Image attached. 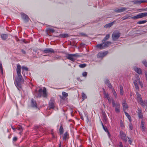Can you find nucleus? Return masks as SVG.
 <instances>
[{
    "label": "nucleus",
    "instance_id": "4d7b16f0",
    "mask_svg": "<svg viewBox=\"0 0 147 147\" xmlns=\"http://www.w3.org/2000/svg\"><path fill=\"white\" fill-rule=\"evenodd\" d=\"M145 75L146 78H147V71H145Z\"/></svg>",
    "mask_w": 147,
    "mask_h": 147
},
{
    "label": "nucleus",
    "instance_id": "4c0bfd02",
    "mask_svg": "<svg viewBox=\"0 0 147 147\" xmlns=\"http://www.w3.org/2000/svg\"><path fill=\"white\" fill-rule=\"evenodd\" d=\"M86 65L84 63L80 65H79V67L80 68H82L85 67L86 66Z\"/></svg>",
    "mask_w": 147,
    "mask_h": 147
},
{
    "label": "nucleus",
    "instance_id": "9d476101",
    "mask_svg": "<svg viewBox=\"0 0 147 147\" xmlns=\"http://www.w3.org/2000/svg\"><path fill=\"white\" fill-rule=\"evenodd\" d=\"M120 136L121 139L125 142H127V138L126 134L122 131H120Z\"/></svg>",
    "mask_w": 147,
    "mask_h": 147
},
{
    "label": "nucleus",
    "instance_id": "864d4df0",
    "mask_svg": "<svg viewBox=\"0 0 147 147\" xmlns=\"http://www.w3.org/2000/svg\"><path fill=\"white\" fill-rule=\"evenodd\" d=\"M11 128H12V129L14 131H16V128H14L13 126H11Z\"/></svg>",
    "mask_w": 147,
    "mask_h": 147
},
{
    "label": "nucleus",
    "instance_id": "7ed1b4c3",
    "mask_svg": "<svg viewBox=\"0 0 147 147\" xmlns=\"http://www.w3.org/2000/svg\"><path fill=\"white\" fill-rule=\"evenodd\" d=\"M67 55L66 56L67 58L73 62L75 61L76 58L81 56V55L78 53L74 54L67 53Z\"/></svg>",
    "mask_w": 147,
    "mask_h": 147
},
{
    "label": "nucleus",
    "instance_id": "72a5a7b5",
    "mask_svg": "<svg viewBox=\"0 0 147 147\" xmlns=\"http://www.w3.org/2000/svg\"><path fill=\"white\" fill-rule=\"evenodd\" d=\"M47 31L48 32L53 33L55 32V30L53 29L48 28L47 29Z\"/></svg>",
    "mask_w": 147,
    "mask_h": 147
},
{
    "label": "nucleus",
    "instance_id": "39448f33",
    "mask_svg": "<svg viewBox=\"0 0 147 147\" xmlns=\"http://www.w3.org/2000/svg\"><path fill=\"white\" fill-rule=\"evenodd\" d=\"M134 83L136 89L137 90H138L139 89L138 84V83L140 85L141 87L142 88L143 87L142 83L140 81L139 77L138 76H136V80H134Z\"/></svg>",
    "mask_w": 147,
    "mask_h": 147
},
{
    "label": "nucleus",
    "instance_id": "5701e85b",
    "mask_svg": "<svg viewBox=\"0 0 147 147\" xmlns=\"http://www.w3.org/2000/svg\"><path fill=\"white\" fill-rule=\"evenodd\" d=\"M142 110L138 108V115L139 118H142L143 117Z\"/></svg>",
    "mask_w": 147,
    "mask_h": 147
},
{
    "label": "nucleus",
    "instance_id": "e433bc0d",
    "mask_svg": "<svg viewBox=\"0 0 147 147\" xmlns=\"http://www.w3.org/2000/svg\"><path fill=\"white\" fill-rule=\"evenodd\" d=\"M62 95H63V97H64L65 98H66L68 96V94L64 92H62Z\"/></svg>",
    "mask_w": 147,
    "mask_h": 147
},
{
    "label": "nucleus",
    "instance_id": "2f4dec72",
    "mask_svg": "<svg viewBox=\"0 0 147 147\" xmlns=\"http://www.w3.org/2000/svg\"><path fill=\"white\" fill-rule=\"evenodd\" d=\"M87 98V96L86 94L84 92L82 93V99L83 100Z\"/></svg>",
    "mask_w": 147,
    "mask_h": 147
},
{
    "label": "nucleus",
    "instance_id": "ddd939ff",
    "mask_svg": "<svg viewBox=\"0 0 147 147\" xmlns=\"http://www.w3.org/2000/svg\"><path fill=\"white\" fill-rule=\"evenodd\" d=\"M108 53L107 51L105 52H100L97 55V57L99 58H102L105 56Z\"/></svg>",
    "mask_w": 147,
    "mask_h": 147
},
{
    "label": "nucleus",
    "instance_id": "f3484780",
    "mask_svg": "<svg viewBox=\"0 0 147 147\" xmlns=\"http://www.w3.org/2000/svg\"><path fill=\"white\" fill-rule=\"evenodd\" d=\"M133 69L138 74L141 75L142 74V70L140 68L136 66H134L133 67Z\"/></svg>",
    "mask_w": 147,
    "mask_h": 147
},
{
    "label": "nucleus",
    "instance_id": "c756f323",
    "mask_svg": "<svg viewBox=\"0 0 147 147\" xmlns=\"http://www.w3.org/2000/svg\"><path fill=\"white\" fill-rule=\"evenodd\" d=\"M68 136V133L67 132H65L64 134L63 139V140H66L67 137Z\"/></svg>",
    "mask_w": 147,
    "mask_h": 147
},
{
    "label": "nucleus",
    "instance_id": "dca6fc26",
    "mask_svg": "<svg viewBox=\"0 0 147 147\" xmlns=\"http://www.w3.org/2000/svg\"><path fill=\"white\" fill-rule=\"evenodd\" d=\"M122 105L123 107V109L124 112L128 108V106L126 103V101L125 100H124L122 102Z\"/></svg>",
    "mask_w": 147,
    "mask_h": 147
},
{
    "label": "nucleus",
    "instance_id": "774afa93",
    "mask_svg": "<svg viewBox=\"0 0 147 147\" xmlns=\"http://www.w3.org/2000/svg\"><path fill=\"white\" fill-rule=\"evenodd\" d=\"M103 106L105 108V104H103Z\"/></svg>",
    "mask_w": 147,
    "mask_h": 147
},
{
    "label": "nucleus",
    "instance_id": "473e14b6",
    "mask_svg": "<svg viewBox=\"0 0 147 147\" xmlns=\"http://www.w3.org/2000/svg\"><path fill=\"white\" fill-rule=\"evenodd\" d=\"M110 37V35L109 34H107L106 35V36L104 38L103 40H102V41H105L106 40H108L109 39Z\"/></svg>",
    "mask_w": 147,
    "mask_h": 147
},
{
    "label": "nucleus",
    "instance_id": "cd10ccee",
    "mask_svg": "<svg viewBox=\"0 0 147 147\" xmlns=\"http://www.w3.org/2000/svg\"><path fill=\"white\" fill-rule=\"evenodd\" d=\"M103 94L104 95V98L107 99L108 98H110V97L109 96V94L107 93H106L105 91L103 92Z\"/></svg>",
    "mask_w": 147,
    "mask_h": 147
},
{
    "label": "nucleus",
    "instance_id": "c85d7f7f",
    "mask_svg": "<svg viewBox=\"0 0 147 147\" xmlns=\"http://www.w3.org/2000/svg\"><path fill=\"white\" fill-rule=\"evenodd\" d=\"M63 128L62 126V125H61L59 129V132L60 133V134H62L63 133Z\"/></svg>",
    "mask_w": 147,
    "mask_h": 147
},
{
    "label": "nucleus",
    "instance_id": "3c124183",
    "mask_svg": "<svg viewBox=\"0 0 147 147\" xmlns=\"http://www.w3.org/2000/svg\"><path fill=\"white\" fill-rule=\"evenodd\" d=\"M17 140V137H16L13 138V141H14V142L16 141Z\"/></svg>",
    "mask_w": 147,
    "mask_h": 147
},
{
    "label": "nucleus",
    "instance_id": "412c9836",
    "mask_svg": "<svg viewBox=\"0 0 147 147\" xmlns=\"http://www.w3.org/2000/svg\"><path fill=\"white\" fill-rule=\"evenodd\" d=\"M16 130H18L19 131V134L20 135H21L22 132L23 130V128L20 125H19L17 127H16Z\"/></svg>",
    "mask_w": 147,
    "mask_h": 147
},
{
    "label": "nucleus",
    "instance_id": "2eb2a0df",
    "mask_svg": "<svg viewBox=\"0 0 147 147\" xmlns=\"http://www.w3.org/2000/svg\"><path fill=\"white\" fill-rule=\"evenodd\" d=\"M45 53H55V52L54 50L51 48H47L45 49L43 51Z\"/></svg>",
    "mask_w": 147,
    "mask_h": 147
},
{
    "label": "nucleus",
    "instance_id": "79ce46f5",
    "mask_svg": "<svg viewBox=\"0 0 147 147\" xmlns=\"http://www.w3.org/2000/svg\"><path fill=\"white\" fill-rule=\"evenodd\" d=\"M129 127L131 130H132L133 128V126L132 124L131 123H129Z\"/></svg>",
    "mask_w": 147,
    "mask_h": 147
},
{
    "label": "nucleus",
    "instance_id": "13d9d810",
    "mask_svg": "<svg viewBox=\"0 0 147 147\" xmlns=\"http://www.w3.org/2000/svg\"><path fill=\"white\" fill-rule=\"evenodd\" d=\"M100 121L101 123V125H102V127L103 128V127H105V126L103 125V124L102 123V122L101 121V120H100Z\"/></svg>",
    "mask_w": 147,
    "mask_h": 147
},
{
    "label": "nucleus",
    "instance_id": "bf43d9fd",
    "mask_svg": "<svg viewBox=\"0 0 147 147\" xmlns=\"http://www.w3.org/2000/svg\"><path fill=\"white\" fill-rule=\"evenodd\" d=\"M100 121L101 123V125H102V127L103 128V127H105V126L103 125V124L102 123V122L101 121V120H100Z\"/></svg>",
    "mask_w": 147,
    "mask_h": 147
},
{
    "label": "nucleus",
    "instance_id": "a19ab883",
    "mask_svg": "<svg viewBox=\"0 0 147 147\" xmlns=\"http://www.w3.org/2000/svg\"><path fill=\"white\" fill-rule=\"evenodd\" d=\"M87 73L86 72H84L83 73L82 75V76L84 77H86L87 76Z\"/></svg>",
    "mask_w": 147,
    "mask_h": 147
},
{
    "label": "nucleus",
    "instance_id": "a211bd4d",
    "mask_svg": "<svg viewBox=\"0 0 147 147\" xmlns=\"http://www.w3.org/2000/svg\"><path fill=\"white\" fill-rule=\"evenodd\" d=\"M132 2L135 4H140L141 3L147 2V1L145 0H134L132 1Z\"/></svg>",
    "mask_w": 147,
    "mask_h": 147
},
{
    "label": "nucleus",
    "instance_id": "f03ea898",
    "mask_svg": "<svg viewBox=\"0 0 147 147\" xmlns=\"http://www.w3.org/2000/svg\"><path fill=\"white\" fill-rule=\"evenodd\" d=\"M137 95V100L138 102L143 107H144L145 106H146V108H147V100H145L143 101L142 100L141 95L138 92H136Z\"/></svg>",
    "mask_w": 147,
    "mask_h": 147
},
{
    "label": "nucleus",
    "instance_id": "20e7f679",
    "mask_svg": "<svg viewBox=\"0 0 147 147\" xmlns=\"http://www.w3.org/2000/svg\"><path fill=\"white\" fill-rule=\"evenodd\" d=\"M112 106L115 108V111L116 113H118L120 112V104L119 102H115V100L112 99Z\"/></svg>",
    "mask_w": 147,
    "mask_h": 147
},
{
    "label": "nucleus",
    "instance_id": "6ab92c4d",
    "mask_svg": "<svg viewBox=\"0 0 147 147\" xmlns=\"http://www.w3.org/2000/svg\"><path fill=\"white\" fill-rule=\"evenodd\" d=\"M0 35L2 39L3 40H5L8 37V35L7 34H2Z\"/></svg>",
    "mask_w": 147,
    "mask_h": 147
},
{
    "label": "nucleus",
    "instance_id": "4468645a",
    "mask_svg": "<svg viewBox=\"0 0 147 147\" xmlns=\"http://www.w3.org/2000/svg\"><path fill=\"white\" fill-rule=\"evenodd\" d=\"M21 16L22 19L25 22H27L28 21L29 18L27 15L23 13H21Z\"/></svg>",
    "mask_w": 147,
    "mask_h": 147
},
{
    "label": "nucleus",
    "instance_id": "1a4fd4ad",
    "mask_svg": "<svg viewBox=\"0 0 147 147\" xmlns=\"http://www.w3.org/2000/svg\"><path fill=\"white\" fill-rule=\"evenodd\" d=\"M49 109H53L55 107V100L54 98H51L49 102Z\"/></svg>",
    "mask_w": 147,
    "mask_h": 147
},
{
    "label": "nucleus",
    "instance_id": "b1692460",
    "mask_svg": "<svg viewBox=\"0 0 147 147\" xmlns=\"http://www.w3.org/2000/svg\"><path fill=\"white\" fill-rule=\"evenodd\" d=\"M114 22H112L111 23L107 24L104 27L106 28H110L114 24Z\"/></svg>",
    "mask_w": 147,
    "mask_h": 147
},
{
    "label": "nucleus",
    "instance_id": "9b49d317",
    "mask_svg": "<svg viewBox=\"0 0 147 147\" xmlns=\"http://www.w3.org/2000/svg\"><path fill=\"white\" fill-rule=\"evenodd\" d=\"M120 36V33L119 32H114L113 33L112 38L113 40H115L118 39Z\"/></svg>",
    "mask_w": 147,
    "mask_h": 147
},
{
    "label": "nucleus",
    "instance_id": "052dcab7",
    "mask_svg": "<svg viewBox=\"0 0 147 147\" xmlns=\"http://www.w3.org/2000/svg\"><path fill=\"white\" fill-rule=\"evenodd\" d=\"M100 121L101 123V125H102V127L103 128V127H105V126L103 125V124L102 123V122L101 121V120H100Z\"/></svg>",
    "mask_w": 147,
    "mask_h": 147
},
{
    "label": "nucleus",
    "instance_id": "6e6552de",
    "mask_svg": "<svg viewBox=\"0 0 147 147\" xmlns=\"http://www.w3.org/2000/svg\"><path fill=\"white\" fill-rule=\"evenodd\" d=\"M147 16V12L139 13L137 15L132 17L131 18L133 20H136Z\"/></svg>",
    "mask_w": 147,
    "mask_h": 147
},
{
    "label": "nucleus",
    "instance_id": "aec40b11",
    "mask_svg": "<svg viewBox=\"0 0 147 147\" xmlns=\"http://www.w3.org/2000/svg\"><path fill=\"white\" fill-rule=\"evenodd\" d=\"M145 123V121L144 120H142L141 121V124L140 125V128L142 131L143 132L145 131V127H144V124Z\"/></svg>",
    "mask_w": 147,
    "mask_h": 147
},
{
    "label": "nucleus",
    "instance_id": "f704fd0d",
    "mask_svg": "<svg viewBox=\"0 0 147 147\" xmlns=\"http://www.w3.org/2000/svg\"><path fill=\"white\" fill-rule=\"evenodd\" d=\"M146 20H141L138 22L137 24H143L146 23Z\"/></svg>",
    "mask_w": 147,
    "mask_h": 147
},
{
    "label": "nucleus",
    "instance_id": "de8ad7c7",
    "mask_svg": "<svg viewBox=\"0 0 147 147\" xmlns=\"http://www.w3.org/2000/svg\"><path fill=\"white\" fill-rule=\"evenodd\" d=\"M120 126L121 127H124V125L123 123V122L121 120L120 122Z\"/></svg>",
    "mask_w": 147,
    "mask_h": 147
},
{
    "label": "nucleus",
    "instance_id": "5fc2aeb1",
    "mask_svg": "<svg viewBox=\"0 0 147 147\" xmlns=\"http://www.w3.org/2000/svg\"><path fill=\"white\" fill-rule=\"evenodd\" d=\"M21 51H22V53L23 54H25V53H26V52L24 50H23V49H22V50H21Z\"/></svg>",
    "mask_w": 147,
    "mask_h": 147
},
{
    "label": "nucleus",
    "instance_id": "603ef678",
    "mask_svg": "<svg viewBox=\"0 0 147 147\" xmlns=\"http://www.w3.org/2000/svg\"><path fill=\"white\" fill-rule=\"evenodd\" d=\"M119 147H123V145L122 143L121 142H119Z\"/></svg>",
    "mask_w": 147,
    "mask_h": 147
},
{
    "label": "nucleus",
    "instance_id": "6e6d98bb",
    "mask_svg": "<svg viewBox=\"0 0 147 147\" xmlns=\"http://www.w3.org/2000/svg\"><path fill=\"white\" fill-rule=\"evenodd\" d=\"M102 113L104 115V118L105 119L106 118V117L105 116V112H102Z\"/></svg>",
    "mask_w": 147,
    "mask_h": 147
},
{
    "label": "nucleus",
    "instance_id": "423d86ee",
    "mask_svg": "<svg viewBox=\"0 0 147 147\" xmlns=\"http://www.w3.org/2000/svg\"><path fill=\"white\" fill-rule=\"evenodd\" d=\"M111 42L110 41L104 42L101 44L97 45L96 47L97 48H99L100 49H103L111 45Z\"/></svg>",
    "mask_w": 147,
    "mask_h": 147
},
{
    "label": "nucleus",
    "instance_id": "f8f14e48",
    "mask_svg": "<svg viewBox=\"0 0 147 147\" xmlns=\"http://www.w3.org/2000/svg\"><path fill=\"white\" fill-rule=\"evenodd\" d=\"M128 9V7H122L115 9L114 11L117 13H121L127 10Z\"/></svg>",
    "mask_w": 147,
    "mask_h": 147
},
{
    "label": "nucleus",
    "instance_id": "e2e57ef3",
    "mask_svg": "<svg viewBox=\"0 0 147 147\" xmlns=\"http://www.w3.org/2000/svg\"><path fill=\"white\" fill-rule=\"evenodd\" d=\"M81 118L82 120H83L84 118L82 116H81Z\"/></svg>",
    "mask_w": 147,
    "mask_h": 147
},
{
    "label": "nucleus",
    "instance_id": "393cba45",
    "mask_svg": "<svg viewBox=\"0 0 147 147\" xmlns=\"http://www.w3.org/2000/svg\"><path fill=\"white\" fill-rule=\"evenodd\" d=\"M125 115L126 116V117H127V118H128V119L129 120V121L131 122V118L130 116L129 115L128 113L126 112V111H125L124 112Z\"/></svg>",
    "mask_w": 147,
    "mask_h": 147
},
{
    "label": "nucleus",
    "instance_id": "37998d69",
    "mask_svg": "<svg viewBox=\"0 0 147 147\" xmlns=\"http://www.w3.org/2000/svg\"><path fill=\"white\" fill-rule=\"evenodd\" d=\"M107 85L108 86V87L109 88H112H112H113L110 82L108 83V84H107Z\"/></svg>",
    "mask_w": 147,
    "mask_h": 147
},
{
    "label": "nucleus",
    "instance_id": "c9c22d12",
    "mask_svg": "<svg viewBox=\"0 0 147 147\" xmlns=\"http://www.w3.org/2000/svg\"><path fill=\"white\" fill-rule=\"evenodd\" d=\"M22 69V74H23V71L24 70H25L26 71H28V68L27 67L25 66H22L21 67Z\"/></svg>",
    "mask_w": 147,
    "mask_h": 147
},
{
    "label": "nucleus",
    "instance_id": "58836bf2",
    "mask_svg": "<svg viewBox=\"0 0 147 147\" xmlns=\"http://www.w3.org/2000/svg\"><path fill=\"white\" fill-rule=\"evenodd\" d=\"M143 64L146 67H147V62L145 60H144L142 61Z\"/></svg>",
    "mask_w": 147,
    "mask_h": 147
},
{
    "label": "nucleus",
    "instance_id": "0e129e2a",
    "mask_svg": "<svg viewBox=\"0 0 147 147\" xmlns=\"http://www.w3.org/2000/svg\"><path fill=\"white\" fill-rule=\"evenodd\" d=\"M61 142L60 143V144L59 147H61Z\"/></svg>",
    "mask_w": 147,
    "mask_h": 147
},
{
    "label": "nucleus",
    "instance_id": "09e8293b",
    "mask_svg": "<svg viewBox=\"0 0 147 147\" xmlns=\"http://www.w3.org/2000/svg\"><path fill=\"white\" fill-rule=\"evenodd\" d=\"M107 99L109 103H110L111 102L112 103V99H111L110 97L108 98Z\"/></svg>",
    "mask_w": 147,
    "mask_h": 147
},
{
    "label": "nucleus",
    "instance_id": "f257e3e1",
    "mask_svg": "<svg viewBox=\"0 0 147 147\" xmlns=\"http://www.w3.org/2000/svg\"><path fill=\"white\" fill-rule=\"evenodd\" d=\"M16 71L17 76L15 78L14 84L17 88L20 90L22 88V85L24 83V80L21 74V66L19 64H17Z\"/></svg>",
    "mask_w": 147,
    "mask_h": 147
},
{
    "label": "nucleus",
    "instance_id": "7c9ffc66",
    "mask_svg": "<svg viewBox=\"0 0 147 147\" xmlns=\"http://www.w3.org/2000/svg\"><path fill=\"white\" fill-rule=\"evenodd\" d=\"M112 91L113 93V95L115 98H117V95L116 92L115 91L114 88H112Z\"/></svg>",
    "mask_w": 147,
    "mask_h": 147
},
{
    "label": "nucleus",
    "instance_id": "c03bdc74",
    "mask_svg": "<svg viewBox=\"0 0 147 147\" xmlns=\"http://www.w3.org/2000/svg\"><path fill=\"white\" fill-rule=\"evenodd\" d=\"M0 69L2 74H3L2 65L1 63L0 64Z\"/></svg>",
    "mask_w": 147,
    "mask_h": 147
},
{
    "label": "nucleus",
    "instance_id": "69168bd1",
    "mask_svg": "<svg viewBox=\"0 0 147 147\" xmlns=\"http://www.w3.org/2000/svg\"><path fill=\"white\" fill-rule=\"evenodd\" d=\"M145 9H140L141 10H142V11H145Z\"/></svg>",
    "mask_w": 147,
    "mask_h": 147
},
{
    "label": "nucleus",
    "instance_id": "338daca9",
    "mask_svg": "<svg viewBox=\"0 0 147 147\" xmlns=\"http://www.w3.org/2000/svg\"><path fill=\"white\" fill-rule=\"evenodd\" d=\"M60 97H61V98L62 99H64V98H63V97H61V96Z\"/></svg>",
    "mask_w": 147,
    "mask_h": 147
},
{
    "label": "nucleus",
    "instance_id": "680f3d73",
    "mask_svg": "<svg viewBox=\"0 0 147 147\" xmlns=\"http://www.w3.org/2000/svg\"><path fill=\"white\" fill-rule=\"evenodd\" d=\"M107 133H108V136H109V138H110V133H109V131H108V132H107Z\"/></svg>",
    "mask_w": 147,
    "mask_h": 147
},
{
    "label": "nucleus",
    "instance_id": "ea45409f",
    "mask_svg": "<svg viewBox=\"0 0 147 147\" xmlns=\"http://www.w3.org/2000/svg\"><path fill=\"white\" fill-rule=\"evenodd\" d=\"M129 16H123L122 17V19L123 20H124L127 19H128L129 18Z\"/></svg>",
    "mask_w": 147,
    "mask_h": 147
},
{
    "label": "nucleus",
    "instance_id": "a18cd8bd",
    "mask_svg": "<svg viewBox=\"0 0 147 147\" xmlns=\"http://www.w3.org/2000/svg\"><path fill=\"white\" fill-rule=\"evenodd\" d=\"M127 138H128V142L130 144H131V143H132V141L131 140L130 138H129V137H127Z\"/></svg>",
    "mask_w": 147,
    "mask_h": 147
},
{
    "label": "nucleus",
    "instance_id": "4be33fe9",
    "mask_svg": "<svg viewBox=\"0 0 147 147\" xmlns=\"http://www.w3.org/2000/svg\"><path fill=\"white\" fill-rule=\"evenodd\" d=\"M31 105L33 107H37L36 102L33 98H32L31 100Z\"/></svg>",
    "mask_w": 147,
    "mask_h": 147
},
{
    "label": "nucleus",
    "instance_id": "8fccbe9b",
    "mask_svg": "<svg viewBox=\"0 0 147 147\" xmlns=\"http://www.w3.org/2000/svg\"><path fill=\"white\" fill-rule=\"evenodd\" d=\"M103 129L105 132H107L108 131V129H107V128L106 127H103Z\"/></svg>",
    "mask_w": 147,
    "mask_h": 147
},
{
    "label": "nucleus",
    "instance_id": "bb28decb",
    "mask_svg": "<svg viewBox=\"0 0 147 147\" xmlns=\"http://www.w3.org/2000/svg\"><path fill=\"white\" fill-rule=\"evenodd\" d=\"M120 94L121 95H123V94L124 91L123 87L121 85H120Z\"/></svg>",
    "mask_w": 147,
    "mask_h": 147
},
{
    "label": "nucleus",
    "instance_id": "49530a36",
    "mask_svg": "<svg viewBox=\"0 0 147 147\" xmlns=\"http://www.w3.org/2000/svg\"><path fill=\"white\" fill-rule=\"evenodd\" d=\"M110 82V81H109L107 79H106L105 81V83L106 85L108 84V83H109Z\"/></svg>",
    "mask_w": 147,
    "mask_h": 147
},
{
    "label": "nucleus",
    "instance_id": "a878e982",
    "mask_svg": "<svg viewBox=\"0 0 147 147\" xmlns=\"http://www.w3.org/2000/svg\"><path fill=\"white\" fill-rule=\"evenodd\" d=\"M60 36L62 38H65L68 37L69 36L67 34H61L60 35Z\"/></svg>",
    "mask_w": 147,
    "mask_h": 147
},
{
    "label": "nucleus",
    "instance_id": "0eeeda50",
    "mask_svg": "<svg viewBox=\"0 0 147 147\" xmlns=\"http://www.w3.org/2000/svg\"><path fill=\"white\" fill-rule=\"evenodd\" d=\"M39 93L37 95H36L37 97H40L41 96V94L42 93V96L44 97H45L47 96V94L46 93V88H44L43 89L41 88H40L38 90Z\"/></svg>",
    "mask_w": 147,
    "mask_h": 147
}]
</instances>
